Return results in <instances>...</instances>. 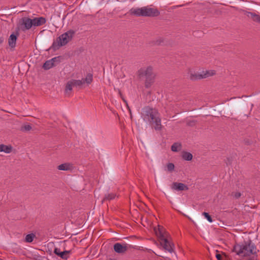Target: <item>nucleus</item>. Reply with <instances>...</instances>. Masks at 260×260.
<instances>
[{
	"mask_svg": "<svg viewBox=\"0 0 260 260\" xmlns=\"http://www.w3.org/2000/svg\"><path fill=\"white\" fill-rule=\"evenodd\" d=\"M156 234L159 238L160 243L163 248L168 252L173 251L174 245L167 238L166 234L163 232L162 228H159Z\"/></svg>",
	"mask_w": 260,
	"mask_h": 260,
	"instance_id": "obj_6",
	"label": "nucleus"
},
{
	"mask_svg": "<svg viewBox=\"0 0 260 260\" xmlns=\"http://www.w3.org/2000/svg\"><path fill=\"white\" fill-rule=\"evenodd\" d=\"M12 147L10 145H4L3 152L6 153H9L12 151Z\"/></svg>",
	"mask_w": 260,
	"mask_h": 260,
	"instance_id": "obj_26",
	"label": "nucleus"
},
{
	"mask_svg": "<svg viewBox=\"0 0 260 260\" xmlns=\"http://www.w3.org/2000/svg\"><path fill=\"white\" fill-rule=\"evenodd\" d=\"M229 196L233 199H239L242 196V193L240 191L232 190L229 193Z\"/></svg>",
	"mask_w": 260,
	"mask_h": 260,
	"instance_id": "obj_17",
	"label": "nucleus"
},
{
	"mask_svg": "<svg viewBox=\"0 0 260 260\" xmlns=\"http://www.w3.org/2000/svg\"><path fill=\"white\" fill-rule=\"evenodd\" d=\"M32 27L40 26L46 22V19L43 17H35L31 19Z\"/></svg>",
	"mask_w": 260,
	"mask_h": 260,
	"instance_id": "obj_9",
	"label": "nucleus"
},
{
	"mask_svg": "<svg viewBox=\"0 0 260 260\" xmlns=\"http://www.w3.org/2000/svg\"><path fill=\"white\" fill-rule=\"evenodd\" d=\"M131 14L137 17H156L159 15L160 12L155 8L143 7L140 8H132L129 10Z\"/></svg>",
	"mask_w": 260,
	"mask_h": 260,
	"instance_id": "obj_4",
	"label": "nucleus"
},
{
	"mask_svg": "<svg viewBox=\"0 0 260 260\" xmlns=\"http://www.w3.org/2000/svg\"><path fill=\"white\" fill-rule=\"evenodd\" d=\"M4 41V39L2 38H0V44L2 43Z\"/></svg>",
	"mask_w": 260,
	"mask_h": 260,
	"instance_id": "obj_33",
	"label": "nucleus"
},
{
	"mask_svg": "<svg viewBox=\"0 0 260 260\" xmlns=\"http://www.w3.org/2000/svg\"><path fill=\"white\" fill-rule=\"evenodd\" d=\"M32 128L31 126L29 124H25L21 126V131L22 132H27L31 130Z\"/></svg>",
	"mask_w": 260,
	"mask_h": 260,
	"instance_id": "obj_25",
	"label": "nucleus"
},
{
	"mask_svg": "<svg viewBox=\"0 0 260 260\" xmlns=\"http://www.w3.org/2000/svg\"><path fill=\"white\" fill-rule=\"evenodd\" d=\"M74 31L70 30L62 34L56 39V41L53 42L52 47L54 49L66 45L73 38Z\"/></svg>",
	"mask_w": 260,
	"mask_h": 260,
	"instance_id": "obj_5",
	"label": "nucleus"
},
{
	"mask_svg": "<svg viewBox=\"0 0 260 260\" xmlns=\"http://www.w3.org/2000/svg\"><path fill=\"white\" fill-rule=\"evenodd\" d=\"M203 215L208 220V221H209L210 222H212V219L211 216L208 213L204 212L203 213Z\"/></svg>",
	"mask_w": 260,
	"mask_h": 260,
	"instance_id": "obj_28",
	"label": "nucleus"
},
{
	"mask_svg": "<svg viewBox=\"0 0 260 260\" xmlns=\"http://www.w3.org/2000/svg\"><path fill=\"white\" fill-rule=\"evenodd\" d=\"M248 260H253V258H249Z\"/></svg>",
	"mask_w": 260,
	"mask_h": 260,
	"instance_id": "obj_35",
	"label": "nucleus"
},
{
	"mask_svg": "<svg viewBox=\"0 0 260 260\" xmlns=\"http://www.w3.org/2000/svg\"><path fill=\"white\" fill-rule=\"evenodd\" d=\"M57 57H54L51 59L47 60L43 64V68L45 70H49L54 66H56L55 62L58 61Z\"/></svg>",
	"mask_w": 260,
	"mask_h": 260,
	"instance_id": "obj_10",
	"label": "nucleus"
},
{
	"mask_svg": "<svg viewBox=\"0 0 260 260\" xmlns=\"http://www.w3.org/2000/svg\"><path fill=\"white\" fill-rule=\"evenodd\" d=\"M167 170L169 172H172L174 170L175 166L173 163H169L167 165Z\"/></svg>",
	"mask_w": 260,
	"mask_h": 260,
	"instance_id": "obj_29",
	"label": "nucleus"
},
{
	"mask_svg": "<svg viewBox=\"0 0 260 260\" xmlns=\"http://www.w3.org/2000/svg\"><path fill=\"white\" fill-rule=\"evenodd\" d=\"M189 74V79L191 80H197L199 79H203V76L202 75V73H192L190 72Z\"/></svg>",
	"mask_w": 260,
	"mask_h": 260,
	"instance_id": "obj_16",
	"label": "nucleus"
},
{
	"mask_svg": "<svg viewBox=\"0 0 260 260\" xmlns=\"http://www.w3.org/2000/svg\"><path fill=\"white\" fill-rule=\"evenodd\" d=\"M215 74V71L214 70L203 71L202 73L203 79L206 78L207 77L212 76Z\"/></svg>",
	"mask_w": 260,
	"mask_h": 260,
	"instance_id": "obj_21",
	"label": "nucleus"
},
{
	"mask_svg": "<svg viewBox=\"0 0 260 260\" xmlns=\"http://www.w3.org/2000/svg\"><path fill=\"white\" fill-rule=\"evenodd\" d=\"M20 24L23 30H28L32 27L31 19L28 17H23L20 20Z\"/></svg>",
	"mask_w": 260,
	"mask_h": 260,
	"instance_id": "obj_8",
	"label": "nucleus"
},
{
	"mask_svg": "<svg viewBox=\"0 0 260 260\" xmlns=\"http://www.w3.org/2000/svg\"><path fill=\"white\" fill-rule=\"evenodd\" d=\"M74 85L71 80L69 81L65 86L64 93L66 96H69L71 94Z\"/></svg>",
	"mask_w": 260,
	"mask_h": 260,
	"instance_id": "obj_14",
	"label": "nucleus"
},
{
	"mask_svg": "<svg viewBox=\"0 0 260 260\" xmlns=\"http://www.w3.org/2000/svg\"><path fill=\"white\" fill-rule=\"evenodd\" d=\"M124 102L125 103V104H126V106H127V108H128L129 110L130 111L129 108V107L128 106V105H127V103L126 101H125V100H124Z\"/></svg>",
	"mask_w": 260,
	"mask_h": 260,
	"instance_id": "obj_34",
	"label": "nucleus"
},
{
	"mask_svg": "<svg viewBox=\"0 0 260 260\" xmlns=\"http://www.w3.org/2000/svg\"><path fill=\"white\" fill-rule=\"evenodd\" d=\"M4 144H0V152H3Z\"/></svg>",
	"mask_w": 260,
	"mask_h": 260,
	"instance_id": "obj_32",
	"label": "nucleus"
},
{
	"mask_svg": "<svg viewBox=\"0 0 260 260\" xmlns=\"http://www.w3.org/2000/svg\"><path fill=\"white\" fill-rule=\"evenodd\" d=\"M216 257L217 258V259L218 260H222V255L220 254H216Z\"/></svg>",
	"mask_w": 260,
	"mask_h": 260,
	"instance_id": "obj_31",
	"label": "nucleus"
},
{
	"mask_svg": "<svg viewBox=\"0 0 260 260\" xmlns=\"http://www.w3.org/2000/svg\"><path fill=\"white\" fill-rule=\"evenodd\" d=\"M172 188L178 191L186 190L188 187L185 184L182 183L174 182L172 185Z\"/></svg>",
	"mask_w": 260,
	"mask_h": 260,
	"instance_id": "obj_11",
	"label": "nucleus"
},
{
	"mask_svg": "<svg viewBox=\"0 0 260 260\" xmlns=\"http://www.w3.org/2000/svg\"><path fill=\"white\" fill-rule=\"evenodd\" d=\"M84 80L86 83L90 84L92 81V75L88 74L85 79H84Z\"/></svg>",
	"mask_w": 260,
	"mask_h": 260,
	"instance_id": "obj_27",
	"label": "nucleus"
},
{
	"mask_svg": "<svg viewBox=\"0 0 260 260\" xmlns=\"http://www.w3.org/2000/svg\"><path fill=\"white\" fill-rule=\"evenodd\" d=\"M116 197V194L113 193H109L105 195V197L102 200V203H103L105 201H110L111 200L114 199Z\"/></svg>",
	"mask_w": 260,
	"mask_h": 260,
	"instance_id": "obj_23",
	"label": "nucleus"
},
{
	"mask_svg": "<svg viewBox=\"0 0 260 260\" xmlns=\"http://www.w3.org/2000/svg\"><path fill=\"white\" fill-rule=\"evenodd\" d=\"M244 14L248 18L252 19L254 21L260 23V15L248 11H245Z\"/></svg>",
	"mask_w": 260,
	"mask_h": 260,
	"instance_id": "obj_12",
	"label": "nucleus"
},
{
	"mask_svg": "<svg viewBox=\"0 0 260 260\" xmlns=\"http://www.w3.org/2000/svg\"><path fill=\"white\" fill-rule=\"evenodd\" d=\"M137 76L139 80L145 81V87L148 88L154 82L156 75L152 66H145L138 70Z\"/></svg>",
	"mask_w": 260,
	"mask_h": 260,
	"instance_id": "obj_2",
	"label": "nucleus"
},
{
	"mask_svg": "<svg viewBox=\"0 0 260 260\" xmlns=\"http://www.w3.org/2000/svg\"><path fill=\"white\" fill-rule=\"evenodd\" d=\"M182 145L179 142L174 143L171 146V150L173 152H178L181 150Z\"/></svg>",
	"mask_w": 260,
	"mask_h": 260,
	"instance_id": "obj_18",
	"label": "nucleus"
},
{
	"mask_svg": "<svg viewBox=\"0 0 260 260\" xmlns=\"http://www.w3.org/2000/svg\"><path fill=\"white\" fill-rule=\"evenodd\" d=\"M17 39V36L14 34H12L10 35L8 39V44L9 46L11 48H15L16 46V43Z\"/></svg>",
	"mask_w": 260,
	"mask_h": 260,
	"instance_id": "obj_13",
	"label": "nucleus"
},
{
	"mask_svg": "<svg viewBox=\"0 0 260 260\" xmlns=\"http://www.w3.org/2000/svg\"><path fill=\"white\" fill-rule=\"evenodd\" d=\"M228 160L229 161V162L230 163V159H229V158H228Z\"/></svg>",
	"mask_w": 260,
	"mask_h": 260,
	"instance_id": "obj_36",
	"label": "nucleus"
},
{
	"mask_svg": "<svg viewBox=\"0 0 260 260\" xmlns=\"http://www.w3.org/2000/svg\"><path fill=\"white\" fill-rule=\"evenodd\" d=\"M181 156L182 158L185 160L189 161L192 159V154L187 151H183Z\"/></svg>",
	"mask_w": 260,
	"mask_h": 260,
	"instance_id": "obj_19",
	"label": "nucleus"
},
{
	"mask_svg": "<svg viewBox=\"0 0 260 260\" xmlns=\"http://www.w3.org/2000/svg\"><path fill=\"white\" fill-rule=\"evenodd\" d=\"M61 252H62V251H60V249H59V248H56V247H55V248H54V253L56 255H58V254L59 253H61Z\"/></svg>",
	"mask_w": 260,
	"mask_h": 260,
	"instance_id": "obj_30",
	"label": "nucleus"
},
{
	"mask_svg": "<svg viewBox=\"0 0 260 260\" xmlns=\"http://www.w3.org/2000/svg\"><path fill=\"white\" fill-rule=\"evenodd\" d=\"M142 116L144 120L149 122L156 131L161 129V119L157 110L149 107H144L142 109Z\"/></svg>",
	"mask_w": 260,
	"mask_h": 260,
	"instance_id": "obj_1",
	"label": "nucleus"
},
{
	"mask_svg": "<svg viewBox=\"0 0 260 260\" xmlns=\"http://www.w3.org/2000/svg\"><path fill=\"white\" fill-rule=\"evenodd\" d=\"M57 169L61 171H70L73 169V165L70 163H64L58 166Z\"/></svg>",
	"mask_w": 260,
	"mask_h": 260,
	"instance_id": "obj_15",
	"label": "nucleus"
},
{
	"mask_svg": "<svg viewBox=\"0 0 260 260\" xmlns=\"http://www.w3.org/2000/svg\"><path fill=\"white\" fill-rule=\"evenodd\" d=\"M35 237V235L33 233L28 234L26 236L25 241L26 242L30 243L33 241Z\"/></svg>",
	"mask_w": 260,
	"mask_h": 260,
	"instance_id": "obj_24",
	"label": "nucleus"
},
{
	"mask_svg": "<svg viewBox=\"0 0 260 260\" xmlns=\"http://www.w3.org/2000/svg\"><path fill=\"white\" fill-rule=\"evenodd\" d=\"M71 82L74 85V86H80L82 85L84 83L85 81L84 80V79H82V80H75V79H72L71 80Z\"/></svg>",
	"mask_w": 260,
	"mask_h": 260,
	"instance_id": "obj_22",
	"label": "nucleus"
},
{
	"mask_svg": "<svg viewBox=\"0 0 260 260\" xmlns=\"http://www.w3.org/2000/svg\"><path fill=\"white\" fill-rule=\"evenodd\" d=\"M71 250H64L59 253L57 256H59L63 259H67L69 257L70 254L71 253Z\"/></svg>",
	"mask_w": 260,
	"mask_h": 260,
	"instance_id": "obj_20",
	"label": "nucleus"
},
{
	"mask_svg": "<svg viewBox=\"0 0 260 260\" xmlns=\"http://www.w3.org/2000/svg\"><path fill=\"white\" fill-rule=\"evenodd\" d=\"M234 251L238 255L243 254L244 256H249L257 253L256 247L251 240L244 241L242 245L236 244L234 247Z\"/></svg>",
	"mask_w": 260,
	"mask_h": 260,
	"instance_id": "obj_3",
	"label": "nucleus"
},
{
	"mask_svg": "<svg viewBox=\"0 0 260 260\" xmlns=\"http://www.w3.org/2000/svg\"><path fill=\"white\" fill-rule=\"evenodd\" d=\"M114 251L119 254L124 253L128 249L127 244H121L120 243H116L113 246Z\"/></svg>",
	"mask_w": 260,
	"mask_h": 260,
	"instance_id": "obj_7",
	"label": "nucleus"
}]
</instances>
